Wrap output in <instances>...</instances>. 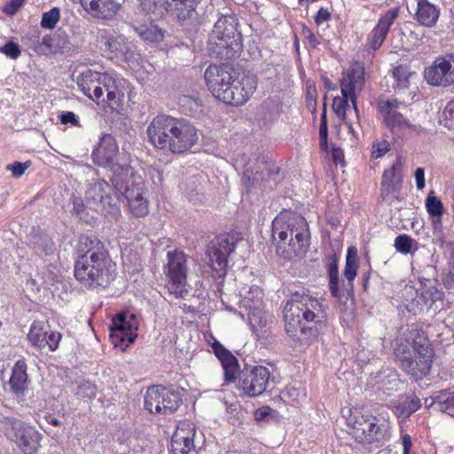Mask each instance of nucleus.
Segmentation results:
<instances>
[{"label":"nucleus","mask_w":454,"mask_h":454,"mask_svg":"<svg viewBox=\"0 0 454 454\" xmlns=\"http://www.w3.org/2000/svg\"><path fill=\"white\" fill-rule=\"evenodd\" d=\"M82 253L74 265V277L84 287H106L116 275V264L110 257L105 244L97 237H82Z\"/></svg>","instance_id":"nucleus-1"},{"label":"nucleus","mask_w":454,"mask_h":454,"mask_svg":"<svg viewBox=\"0 0 454 454\" xmlns=\"http://www.w3.org/2000/svg\"><path fill=\"white\" fill-rule=\"evenodd\" d=\"M114 188L127 200L130 213L135 217L149 214L148 189L144 178L129 165H114L111 178Z\"/></svg>","instance_id":"nucleus-2"},{"label":"nucleus","mask_w":454,"mask_h":454,"mask_svg":"<svg viewBox=\"0 0 454 454\" xmlns=\"http://www.w3.org/2000/svg\"><path fill=\"white\" fill-rule=\"evenodd\" d=\"M237 20L223 15L215 22L209 37V50L217 58L231 59L242 49L241 35L237 31Z\"/></svg>","instance_id":"nucleus-3"},{"label":"nucleus","mask_w":454,"mask_h":454,"mask_svg":"<svg viewBox=\"0 0 454 454\" xmlns=\"http://www.w3.org/2000/svg\"><path fill=\"white\" fill-rule=\"evenodd\" d=\"M407 340H412L413 355L401 364L408 374L417 379L427 376L432 366L433 348L424 332L411 328L408 332Z\"/></svg>","instance_id":"nucleus-4"},{"label":"nucleus","mask_w":454,"mask_h":454,"mask_svg":"<svg viewBox=\"0 0 454 454\" xmlns=\"http://www.w3.org/2000/svg\"><path fill=\"white\" fill-rule=\"evenodd\" d=\"M241 239L238 233L226 232L215 238L207 246L206 256L215 277L223 278L226 275L228 257L234 252L238 241Z\"/></svg>","instance_id":"nucleus-5"},{"label":"nucleus","mask_w":454,"mask_h":454,"mask_svg":"<svg viewBox=\"0 0 454 454\" xmlns=\"http://www.w3.org/2000/svg\"><path fill=\"white\" fill-rule=\"evenodd\" d=\"M358 269V254L355 247H349L346 255V265L344 269V277L347 283H343L342 288H339V268L338 258L333 254L328 265L329 288L334 297H341L345 294L349 295L353 292V280L356 277Z\"/></svg>","instance_id":"nucleus-6"},{"label":"nucleus","mask_w":454,"mask_h":454,"mask_svg":"<svg viewBox=\"0 0 454 454\" xmlns=\"http://www.w3.org/2000/svg\"><path fill=\"white\" fill-rule=\"evenodd\" d=\"M5 436L15 442L25 454H33L40 445L41 434L32 427L14 417L2 420Z\"/></svg>","instance_id":"nucleus-7"},{"label":"nucleus","mask_w":454,"mask_h":454,"mask_svg":"<svg viewBox=\"0 0 454 454\" xmlns=\"http://www.w3.org/2000/svg\"><path fill=\"white\" fill-rule=\"evenodd\" d=\"M168 262L164 266L167 277V287L176 298H183L188 294L187 285V257L183 251H168Z\"/></svg>","instance_id":"nucleus-8"},{"label":"nucleus","mask_w":454,"mask_h":454,"mask_svg":"<svg viewBox=\"0 0 454 454\" xmlns=\"http://www.w3.org/2000/svg\"><path fill=\"white\" fill-rule=\"evenodd\" d=\"M257 164L255 171L248 167L244 171L243 182L247 192L252 189L272 191L279 181V168L264 160L257 161Z\"/></svg>","instance_id":"nucleus-9"},{"label":"nucleus","mask_w":454,"mask_h":454,"mask_svg":"<svg viewBox=\"0 0 454 454\" xmlns=\"http://www.w3.org/2000/svg\"><path fill=\"white\" fill-rule=\"evenodd\" d=\"M182 403L178 392L160 386L149 387L145 395V408L151 413L172 414Z\"/></svg>","instance_id":"nucleus-10"},{"label":"nucleus","mask_w":454,"mask_h":454,"mask_svg":"<svg viewBox=\"0 0 454 454\" xmlns=\"http://www.w3.org/2000/svg\"><path fill=\"white\" fill-rule=\"evenodd\" d=\"M286 303L290 306V310L297 313L307 323L320 325L326 320L323 303L304 292L292 294Z\"/></svg>","instance_id":"nucleus-11"},{"label":"nucleus","mask_w":454,"mask_h":454,"mask_svg":"<svg viewBox=\"0 0 454 454\" xmlns=\"http://www.w3.org/2000/svg\"><path fill=\"white\" fill-rule=\"evenodd\" d=\"M111 192L112 187L104 179H92L86 191V198L93 201L106 215L117 217L120 215V199L116 192Z\"/></svg>","instance_id":"nucleus-12"},{"label":"nucleus","mask_w":454,"mask_h":454,"mask_svg":"<svg viewBox=\"0 0 454 454\" xmlns=\"http://www.w3.org/2000/svg\"><path fill=\"white\" fill-rule=\"evenodd\" d=\"M389 426L372 415L354 417L353 436L358 442L372 443L383 440L388 434Z\"/></svg>","instance_id":"nucleus-13"},{"label":"nucleus","mask_w":454,"mask_h":454,"mask_svg":"<svg viewBox=\"0 0 454 454\" xmlns=\"http://www.w3.org/2000/svg\"><path fill=\"white\" fill-rule=\"evenodd\" d=\"M137 317L131 313H120L109 326L110 338L114 347H120L124 351L137 337Z\"/></svg>","instance_id":"nucleus-14"},{"label":"nucleus","mask_w":454,"mask_h":454,"mask_svg":"<svg viewBox=\"0 0 454 454\" xmlns=\"http://www.w3.org/2000/svg\"><path fill=\"white\" fill-rule=\"evenodd\" d=\"M256 87V76L252 74H244L241 77L231 80L219 100L235 106H241L249 99Z\"/></svg>","instance_id":"nucleus-15"},{"label":"nucleus","mask_w":454,"mask_h":454,"mask_svg":"<svg viewBox=\"0 0 454 454\" xmlns=\"http://www.w3.org/2000/svg\"><path fill=\"white\" fill-rule=\"evenodd\" d=\"M403 104L396 98L380 97L377 100V108L382 116L384 124L394 134L413 127L409 120L399 112Z\"/></svg>","instance_id":"nucleus-16"},{"label":"nucleus","mask_w":454,"mask_h":454,"mask_svg":"<svg viewBox=\"0 0 454 454\" xmlns=\"http://www.w3.org/2000/svg\"><path fill=\"white\" fill-rule=\"evenodd\" d=\"M239 386L249 396L261 395L270 385V372L262 365L246 367L239 373Z\"/></svg>","instance_id":"nucleus-17"},{"label":"nucleus","mask_w":454,"mask_h":454,"mask_svg":"<svg viewBox=\"0 0 454 454\" xmlns=\"http://www.w3.org/2000/svg\"><path fill=\"white\" fill-rule=\"evenodd\" d=\"M309 233L308 223L304 217L298 214L288 215L280 214L272 222L271 241L272 244L279 240H287L291 237L295 238V233Z\"/></svg>","instance_id":"nucleus-18"},{"label":"nucleus","mask_w":454,"mask_h":454,"mask_svg":"<svg viewBox=\"0 0 454 454\" xmlns=\"http://www.w3.org/2000/svg\"><path fill=\"white\" fill-rule=\"evenodd\" d=\"M235 75L234 68L229 64L210 65L204 74L207 86L217 99L220 98Z\"/></svg>","instance_id":"nucleus-19"},{"label":"nucleus","mask_w":454,"mask_h":454,"mask_svg":"<svg viewBox=\"0 0 454 454\" xmlns=\"http://www.w3.org/2000/svg\"><path fill=\"white\" fill-rule=\"evenodd\" d=\"M176 119L169 115L156 116L147 128V134L152 144L160 149H168L172 142Z\"/></svg>","instance_id":"nucleus-20"},{"label":"nucleus","mask_w":454,"mask_h":454,"mask_svg":"<svg viewBox=\"0 0 454 454\" xmlns=\"http://www.w3.org/2000/svg\"><path fill=\"white\" fill-rule=\"evenodd\" d=\"M425 78L434 86H448L454 83V54L440 57L426 68Z\"/></svg>","instance_id":"nucleus-21"},{"label":"nucleus","mask_w":454,"mask_h":454,"mask_svg":"<svg viewBox=\"0 0 454 454\" xmlns=\"http://www.w3.org/2000/svg\"><path fill=\"white\" fill-rule=\"evenodd\" d=\"M172 142L168 150L174 153H181L190 150L198 141L199 136L195 127L184 119H176Z\"/></svg>","instance_id":"nucleus-22"},{"label":"nucleus","mask_w":454,"mask_h":454,"mask_svg":"<svg viewBox=\"0 0 454 454\" xmlns=\"http://www.w3.org/2000/svg\"><path fill=\"white\" fill-rule=\"evenodd\" d=\"M101 49L109 59L123 58L129 60L132 55L129 43L127 39L113 30L104 29L99 35Z\"/></svg>","instance_id":"nucleus-23"},{"label":"nucleus","mask_w":454,"mask_h":454,"mask_svg":"<svg viewBox=\"0 0 454 454\" xmlns=\"http://www.w3.org/2000/svg\"><path fill=\"white\" fill-rule=\"evenodd\" d=\"M284 311L286 332L294 340L301 344H309L317 336V329L304 326L302 325L303 319L297 313L290 310L288 303L286 304Z\"/></svg>","instance_id":"nucleus-24"},{"label":"nucleus","mask_w":454,"mask_h":454,"mask_svg":"<svg viewBox=\"0 0 454 454\" xmlns=\"http://www.w3.org/2000/svg\"><path fill=\"white\" fill-rule=\"evenodd\" d=\"M82 93L93 101H98L103 96L101 82L110 81V75L104 73L86 69L74 79Z\"/></svg>","instance_id":"nucleus-25"},{"label":"nucleus","mask_w":454,"mask_h":454,"mask_svg":"<svg viewBox=\"0 0 454 454\" xmlns=\"http://www.w3.org/2000/svg\"><path fill=\"white\" fill-rule=\"evenodd\" d=\"M398 15L399 10L397 8H391L381 15L377 25L367 35L366 46L370 50L376 51L381 47Z\"/></svg>","instance_id":"nucleus-26"},{"label":"nucleus","mask_w":454,"mask_h":454,"mask_svg":"<svg viewBox=\"0 0 454 454\" xmlns=\"http://www.w3.org/2000/svg\"><path fill=\"white\" fill-rule=\"evenodd\" d=\"M118 152L119 148L115 138L110 134H106L92 153L93 160L98 166L110 167L113 170L114 165H120L114 163Z\"/></svg>","instance_id":"nucleus-27"},{"label":"nucleus","mask_w":454,"mask_h":454,"mask_svg":"<svg viewBox=\"0 0 454 454\" xmlns=\"http://www.w3.org/2000/svg\"><path fill=\"white\" fill-rule=\"evenodd\" d=\"M295 233V238H290L287 240H279L274 243L276 252L285 259H291L293 256L302 255L309 247V233Z\"/></svg>","instance_id":"nucleus-28"},{"label":"nucleus","mask_w":454,"mask_h":454,"mask_svg":"<svg viewBox=\"0 0 454 454\" xmlns=\"http://www.w3.org/2000/svg\"><path fill=\"white\" fill-rule=\"evenodd\" d=\"M402 167L403 159L398 156L392 167L384 171L381 181V197L384 200H388L390 194L396 196L399 192L403 183Z\"/></svg>","instance_id":"nucleus-29"},{"label":"nucleus","mask_w":454,"mask_h":454,"mask_svg":"<svg viewBox=\"0 0 454 454\" xmlns=\"http://www.w3.org/2000/svg\"><path fill=\"white\" fill-rule=\"evenodd\" d=\"M210 338L213 340L211 347L223 369L224 380L226 382L233 381L236 379V374L239 371V363L237 358L217 340H215L213 335H210Z\"/></svg>","instance_id":"nucleus-30"},{"label":"nucleus","mask_w":454,"mask_h":454,"mask_svg":"<svg viewBox=\"0 0 454 454\" xmlns=\"http://www.w3.org/2000/svg\"><path fill=\"white\" fill-rule=\"evenodd\" d=\"M201 0H165V10L179 21L192 19Z\"/></svg>","instance_id":"nucleus-31"},{"label":"nucleus","mask_w":454,"mask_h":454,"mask_svg":"<svg viewBox=\"0 0 454 454\" xmlns=\"http://www.w3.org/2000/svg\"><path fill=\"white\" fill-rule=\"evenodd\" d=\"M80 3L92 16L100 19L112 18L120 7L115 0H80Z\"/></svg>","instance_id":"nucleus-32"},{"label":"nucleus","mask_w":454,"mask_h":454,"mask_svg":"<svg viewBox=\"0 0 454 454\" xmlns=\"http://www.w3.org/2000/svg\"><path fill=\"white\" fill-rule=\"evenodd\" d=\"M129 25L133 30L145 41L160 42L163 40L164 32L153 20L141 22L137 18H131Z\"/></svg>","instance_id":"nucleus-33"},{"label":"nucleus","mask_w":454,"mask_h":454,"mask_svg":"<svg viewBox=\"0 0 454 454\" xmlns=\"http://www.w3.org/2000/svg\"><path fill=\"white\" fill-rule=\"evenodd\" d=\"M364 83V71L361 68H351L347 71L346 76L340 80V91L341 95H350V100L353 105V108L357 113L356 97L355 90L358 86H362Z\"/></svg>","instance_id":"nucleus-34"},{"label":"nucleus","mask_w":454,"mask_h":454,"mask_svg":"<svg viewBox=\"0 0 454 454\" xmlns=\"http://www.w3.org/2000/svg\"><path fill=\"white\" fill-rule=\"evenodd\" d=\"M11 391L17 396H23L28 385V376L27 374V364L24 360H18L13 368L12 376L9 380Z\"/></svg>","instance_id":"nucleus-35"},{"label":"nucleus","mask_w":454,"mask_h":454,"mask_svg":"<svg viewBox=\"0 0 454 454\" xmlns=\"http://www.w3.org/2000/svg\"><path fill=\"white\" fill-rule=\"evenodd\" d=\"M417 4V10L415 18L417 21L428 27H432L436 24L439 18L440 11L428 0H415Z\"/></svg>","instance_id":"nucleus-36"},{"label":"nucleus","mask_w":454,"mask_h":454,"mask_svg":"<svg viewBox=\"0 0 454 454\" xmlns=\"http://www.w3.org/2000/svg\"><path fill=\"white\" fill-rule=\"evenodd\" d=\"M30 247L39 254L51 255L55 252V244L46 233L33 230L29 237Z\"/></svg>","instance_id":"nucleus-37"},{"label":"nucleus","mask_w":454,"mask_h":454,"mask_svg":"<svg viewBox=\"0 0 454 454\" xmlns=\"http://www.w3.org/2000/svg\"><path fill=\"white\" fill-rule=\"evenodd\" d=\"M432 399L433 404L436 405L439 411L454 417V389L434 392Z\"/></svg>","instance_id":"nucleus-38"},{"label":"nucleus","mask_w":454,"mask_h":454,"mask_svg":"<svg viewBox=\"0 0 454 454\" xmlns=\"http://www.w3.org/2000/svg\"><path fill=\"white\" fill-rule=\"evenodd\" d=\"M50 326L43 321H35L29 330L27 338L33 346L43 349L46 347V338Z\"/></svg>","instance_id":"nucleus-39"},{"label":"nucleus","mask_w":454,"mask_h":454,"mask_svg":"<svg viewBox=\"0 0 454 454\" xmlns=\"http://www.w3.org/2000/svg\"><path fill=\"white\" fill-rule=\"evenodd\" d=\"M196 434L195 426L190 421H181L176 427L172 439L183 442L194 444V436Z\"/></svg>","instance_id":"nucleus-40"},{"label":"nucleus","mask_w":454,"mask_h":454,"mask_svg":"<svg viewBox=\"0 0 454 454\" xmlns=\"http://www.w3.org/2000/svg\"><path fill=\"white\" fill-rule=\"evenodd\" d=\"M408 329L404 332L403 336L397 339L396 347L395 348V354L396 357L400 360L401 364L404 359H408L410 356L413 355V348H412V340H407L408 332L411 331Z\"/></svg>","instance_id":"nucleus-41"},{"label":"nucleus","mask_w":454,"mask_h":454,"mask_svg":"<svg viewBox=\"0 0 454 454\" xmlns=\"http://www.w3.org/2000/svg\"><path fill=\"white\" fill-rule=\"evenodd\" d=\"M411 74L407 67L402 65L395 67L392 71V75L395 79L393 87L395 89L407 88L410 83L409 78Z\"/></svg>","instance_id":"nucleus-42"},{"label":"nucleus","mask_w":454,"mask_h":454,"mask_svg":"<svg viewBox=\"0 0 454 454\" xmlns=\"http://www.w3.org/2000/svg\"><path fill=\"white\" fill-rule=\"evenodd\" d=\"M97 387L90 381L82 382L74 392L77 398L84 401H89L96 396Z\"/></svg>","instance_id":"nucleus-43"},{"label":"nucleus","mask_w":454,"mask_h":454,"mask_svg":"<svg viewBox=\"0 0 454 454\" xmlns=\"http://www.w3.org/2000/svg\"><path fill=\"white\" fill-rule=\"evenodd\" d=\"M416 246V241L406 234L398 235L395 239V247L397 252L407 254L412 253V247Z\"/></svg>","instance_id":"nucleus-44"},{"label":"nucleus","mask_w":454,"mask_h":454,"mask_svg":"<svg viewBox=\"0 0 454 454\" xmlns=\"http://www.w3.org/2000/svg\"><path fill=\"white\" fill-rule=\"evenodd\" d=\"M60 19V11L58 7L51 8L49 12L43 14L41 27L52 29L56 27Z\"/></svg>","instance_id":"nucleus-45"},{"label":"nucleus","mask_w":454,"mask_h":454,"mask_svg":"<svg viewBox=\"0 0 454 454\" xmlns=\"http://www.w3.org/2000/svg\"><path fill=\"white\" fill-rule=\"evenodd\" d=\"M54 39L51 35H44L35 43L34 50L40 55H48L53 51Z\"/></svg>","instance_id":"nucleus-46"},{"label":"nucleus","mask_w":454,"mask_h":454,"mask_svg":"<svg viewBox=\"0 0 454 454\" xmlns=\"http://www.w3.org/2000/svg\"><path fill=\"white\" fill-rule=\"evenodd\" d=\"M195 446L194 444H190L186 442H183L180 441L171 439V447L170 453L171 454H194Z\"/></svg>","instance_id":"nucleus-47"},{"label":"nucleus","mask_w":454,"mask_h":454,"mask_svg":"<svg viewBox=\"0 0 454 454\" xmlns=\"http://www.w3.org/2000/svg\"><path fill=\"white\" fill-rule=\"evenodd\" d=\"M348 98H350V95L345 94V96L334 98L333 101V111L343 119L346 115V108L348 106Z\"/></svg>","instance_id":"nucleus-48"},{"label":"nucleus","mask_w":454,"mask_h":454,"mask_svg":"<svg viewBox=\"0 0 454 454\" xmlns=\"http://www.w3.org/2000/svg\"><path fill=\"white\" fill-rule=\"evenodd\" d=\"M0 52L12 59H17L21 54L20 45L12 41L0 47Z\"/></svg>","instance_id":"nucleus-49"},{"label":"nucleus","mask_w":454,"mask_h":454,"mask_svg":"<svg viewBox=\"0 0 454 454\" xmlns=\"http://www.w3.org/2000/svg\"><path fill=\"white\" fill-rule=\"evenodd\" d=\"M428 213L434 216H439L442 214L443 206L436 197L428 196L426 203Z\"/></svg>","instance_id":"nucleus-50"},{"label":"nucleus","mask_w":454,"mask_h":454,"mask_svg":"<svg viewBox=\"0 0 454 454\" xmlns=\"http://www.w3.org/2000/svg\"><path fill=\"white\" fill-rule=\"evenodd\" d=\"M442 296V293L434 286L425 288L421 293V298L425 303L428 301L434 303L441 300Z\"/></svg>","instance_id":"nucleus-51"},{"label":"nucleus","mask_w":454,"mask_h":454,"mask_svg":"<svg viewBox=\"0 0 454 454\" xmlns=\"http://www.w3.org/2000/svg\"><path fill=\"white\" fill-rule=\"evenodd\" d=\"M30 166V160H27L25 162L15 161L12 164L7 165L6 169L12 172L13 177L19 178Z\"/></svg>","instance_id":"nucleus-52"},{"label":"nucleus","mask_w":454,"mask_h":454,"mask_svg":"<svg viewBox=\"0 0 454 454\" xmlns=\"http://www.w3.org/2000/svg\"><path fill=\"white\" fill-rule=\"evenodd\" d=\"M390 150V145L387 140L374 142L372 145V157L379 159Z\"/></svg>","instance_id":"nucleus-53"},{"label":"nucleus","mask_w":454,"mask_h":454,"mask_svg":"<svg viewBox=\"0 0 454 454\" xmlns=\"http://www.w3.org/2000/svg\"><path fill=\"white\" fill-rule=\"evenodd\" d=\"M139 9L146 16L154 13L162 0H138Z\"/></svg>","instance_id":"nucleus-54"},{"label":"nucleus","mask_w":454,"mask_h":454,"mask_svg":"<svg viewBox=\"0 0 454 454\" xmlns=\"http://www.w3.org/2000/svg\"><path fill=\"white\" fill-rule=\"evenodd\" d=\"M71 201L73 204L72 214L80 219H82V215L85 211V205L81 197L72 195Z\"/></svg>","instance_id":"nucleus-55"},{"label":"nucleus","mask_w":454,"mask_h":454,"mask_svg":"<svg viewBox=\"0 0 454 454\" xmlns=\"http://www.w3.org/2000/svg\"><path fill=\"white\" fill-rule=\"evenodd\" d=\"M60 340H61V334L59 333L49 331V333L46 338V341H47L46 346L49 347L50 350L55 351L59 347V343Z\"/></svg>","instance_id":"nucleus-56"},{"label":"nucleus","mask_w":454,"mask_h":454,"mask_svg":"<svg viewBox=\"0 0 454 454\" xmlns=\"http://www.w3.org/2000/svg\"><path fill=\"white\" fill-rule=\"evenodd\" d=\"M442 117L450 121V123H446L450 127H454V101H450L445 106L442 111Z\"/></svg>","instance_id":"nucleus-57"},{"label":"nucleus","mask_w":454,"mask_h":454,"mask_svg":"<svg viewBox=\"0 0 454 454\" xmlns=\"http://www.w3.org/2000/svg\"><path fill=\"white\" fill-rule=\"evenodd\" d=\"M23 2L24 0H10L4 4L3 11L6 14L13 15L21 7Z\"/></svg>","instance_id":"nucleus-58"},{"label":"nucleus","mask_w":454,"mask_h":454,"mask_svg":"<svg viewBox=\"0 0 454 454\" xmlns=\"http://www.w3.org/2000/svg\"><path fill=\"white\" fill-rule=\"evenodd\" d=\"M274 411L269 406H262L257 409L254 412V419L257 421H264L267 420L268 418L272 417V412Z\"/></svg>","instance_id":"nucleus-59"},{"label":"nucleus","mask_w":454,"mask_h":454,"mask_svg":"<svg viewBox=\"0 0 454 454\" xmlns=\"http://www.w3.org/2000/svg\"><path fill=\"white\" fill-rule=\"evenodd\" d=\"M60 121L63 124L71 123L73 126L79 127V120L73 112H65L60 115Z\"/></svg>","instance_id":"nucleus-60"},{"label":"nucleus","mask_w":454,"mask_h":454,"mask_svg":"<svg viewBox=\"0 0 454 454\" xmlns=\"http://www.w3.org/2000/svg\"><path fill=\"white\" fill-rule=\"evenodd\" d=\"M331 19V13L327 9L320 8L315 17V22L317 25H321Z\"/></svg>","instance_id":"nucleus-61"},{"label":"nucleus","mask_w":454,"mask_h":454,"mask_svg":"<svg viewBox=\"0 0 454 454\" xmlns=\"http://www.w3.org/2000/svg\"><path fill=\"white\" fill-rule=\"evenodd\" d=\"M415 179L417 188L422 190L425 187V171L422 168H418L415 171Z\"/></svg>","instance_id":"nucleus-62"},{"label":"nucleus","mask_w":454,"mask_h":454,"mask_svg":"<svg viewBox=\"0 0 454 454\" xmlns=\"http://www.w3.org/2000/svg\"><path fill=\"white\" fill-rule=\"evenodd\" d=\"M332 158L335 164H340L344 161V153L340 148L333 147L332 149Z\"/></svg>","instance_id":"nucleus-63"},{"label":"nucleus","mask_w":454,"mask_h":454,"mask_svg":"<svg viewBox=\"0 0 454 454\" xmlns=\"http://www.w3.org/2000/svg\"><path fill=\"white\" fill-rule=\"evenodd\" d=\"M327 136H328L327 124H320V126H319V138H320L321 145H325L326 146Z\"/></svg>","instance_id":"nucleus-64"}]
</instances>
